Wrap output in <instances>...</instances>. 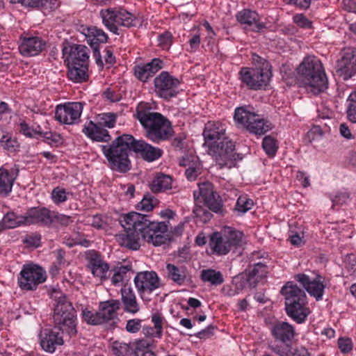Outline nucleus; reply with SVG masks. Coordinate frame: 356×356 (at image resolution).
<instances>
[{
  "instance_id": "nucleus-1",
  "label": "nucleus",
  "mask_w": 356,
  "mask_h": 356,
  "mask_svg": "<svg viewBox=\"0 0 356 356\" xmlns=\"http://www.w3.org/2000/svg\"><path fill=\"white\" fill-rule=\"evenodd\" d=\"M120 222L126 234L118 235V240L121 245L134 250L140 248V237L154 246L165 244L170 239L169 222L152 221L147 215L131 212L124 215Z\"/></svg>"
},
{
  "instance_id": "nucleus-2",
  "label": "nucleus",
  "mask_w": 356,
  "mask_h": 356,
  "mask_svg": "<svg viewBox=\"0 0 356 356\" xmlns=\"http://www.w3.org/2000/svg\"><path fill=\"white\" fill-rule=\"evenodd\" d=\"M297 80L314 95L325 92L328 80L321 61L314 56L304 58L296 68Z\"/></svg>"
},
{
  "instance_id": "nucleus-3",
  "label": "nucleus",
  "mask_w": 356,
  "mask_h": 356,
  "mask_svg": "<svg viewBox=\"0 0 356 356\" xmlns=\"http://www.w3.org/2000/svg\"><path fill=\"white\" fill-rule=\"evenodd\" d=\"M134 137L130 134L118 136L109 145H102L103 154L106 158L111 170L125 173L131 168L129 152L132 151Z\"/></svg>"
},
{
  "instance_id": "nucleus-4",
  "label": "nucleus",
  "mask_w": 356,
  "mask_h": 356,
  "mask_svg": "<svg viewBox=\"0 0 356 356\" xmlns=\"http://www.w3.org/2000/svg\"><path fill=\"white\" fill-rule=\"evenodd\" d=\"M280 293L284 298L286 314L298 323L305 322L310 314L305 291L293 282H287Z\"/></svg>"
},
{
  "instance_id": "nucleus-5",
  "label": "nucleus",
  "mask_w": 356,
  "mask_h": 356,
  "mask_svg": "<svg viewBox=\"0 0 356 356\" xmlns=\"http://www.w3.org/2000/svg\"><path fill=\"white\" fill-rule=\"evenodd\" d=\"M136 118L146 129L147 137L154 143L165 140L172 136L170 122L159 113L138 108Z\"/></svg>"
},
{
  "instance_id": "nucleus-6",
  "label": "nucleus",
  "mask_w": 356,
  "mask_h": 356,
  "mask_svg": "<svg viewBox=\"0 0 356 356\" xmlns=\"http://www.w3.org/2000/svg\"><path fill=\"white\" fill-rule=\"evenodd\" d=\"M253 61L259 65L255 67H242L238 72V79L248 89L260 90L264 88L272 76L270 63L260 56L254 54Z\"/></svg>"
},
{
  "instance_id": "nucleus-7",
  "label": "nucleus",
  "mask_w": 356,
  "mask_h": 356,
  "mask_svg": "<svg viewBox=\"0 0 356 356\" xmlns=\"http://www.w3.org/2000/svg\"><path fill=\"white\" fill-rule=\"evenodd\" d=\"M56 305L54 310V322L63 334L70 338L77 334V319L74 308L65 295L55 296Z\"/></svg>"
},
{
  "instance_id": "nucleus-8",
  "label": "nucleus",
  "mask_w": 356,
  "mask_h": 356,
  "mask_svg": "<svg viewBox=\"0 0 356 356\" xmlns=\"http://www.w3.org/2000/svg\"><path fill=\"white\" fill-rule=\"evenodd\" d=\"M99 15L105 27L117 35L121 33L119 26L131 28L139 23L134 14L121 8L102 9Z\"/></svg>"
},
{
  "instance_id": "nucleus-9",
  "label": "nucleus",
  "mask_w": 356,
  "mask_h": 356,
  "mask_svg": "<svg viewBox=\"0 0 356 356\" xmlns=\"http://www.w3.org/2000/svg\"><path fill=\"white\" fill-rule=\"evenodd\" d=\"M209 153L214 158L220 169L235 167L237 162L243 159L241 154L235 152L234 143L229 138H224L217 143L209 145Z\"/></svg>"
},
{
  "instance_id": "nucleus-10",
  "label": "nucleus",
  "mask_w": 356,
  "mask_h": 356,
  "mask_svg": "<svg viewBox=\"0 0 356 356\" xmlns=\"http://www.w3.org/2000/svg\"><path fill=\"white\" fill-rule=\"evenodd\" d=\"M243 243V232L231 227H225L221 233L215 232L210 238V246L213 252L218 255L227 254L233 248Z\"/></svg>"
},
{
  "instance_id": "nucleus-11",
  "label": "nucleus",
  "mask_w": 356,
  "mask_h": 356,
  "mask_svg": "<svg viewBox=\"0 0 356 356\" xmlns=\"http://www.w3.org/2000/svg\"><path fill=\"white\" fill-rule=\"evenodd\" d=\"M116 114L113 113L99 114L96 122L89 121L84 125L82 131L86 136L92 140L108 142L111 139V137L105 127H114L116 123Z\"/></svg>"
},
{
  "instance_id": "nucleus-12",
  "label": "nucleus",
  "mask_w": 356,
  "mask_h": 356,
  "mask_svg": "<svg viewBox=\"0 0 356 356\" xmlns=\"http://www.w3.org/2000/svg\"><path fill=\"white\" fill-rule=\"evenodd\" d=\"M234 118L238 124L255 135H263L271 129L269 122L250 111L245 106L236 108Z\"/></svg>"
},
{
  "instance_id": "nucleus-13",
  "label": "nucleus",
  "mask_w": 356,
  "mask_h": 356,
  "mask_svg": "<svg viewBox=\"0 0 356 356\" xmlns=\"http://www.w3.org/2000/svg\"><path fill=\"white\" fill-rule=\"evenodd\" d=\"M46 278V272L42 268L33 264H26L18 276V285L22 290L33 291L44 282Z\"/></svg>"
},
{
  "instance_id": "nucleus-14",
  "label": "nucleus",
  "mask_w": 356,
  "mask_h": 356,
  "mask_svg": "<svg viewBox=\"0 0 356 356\" xmlns=\"http://www.w3.org/2000/svg\"><path fill=\"white\" fill-rule=\"evenodd\" d=\"M134 281L139 296L145 300H150L149 296L161 286L160 279L154 271L139 272Z\"/></svg>"
},
{
  "instance_id": "nucleus-15",
  "label": "nucleus",
  "mask_w": 356,
  "mask_h": 356,
  "mask_svg": "<svg viewBox=\"0 0 356 356\" xmlns=\"http://www.w3.org/2000/svg\"><path fill=\"white\" fill-rule=\"evenodd\" d=\"M155 92L164 99H170L179 93L180 81L171 76L168 72H162L154 81Z\"/></svg>"
},
{
  "instance_id": "nucleus-16",
  "label": "nucleus",
  "mask_w": 356,
  "mask_h": 356,
  "mask_svg": "<svg viewBox=\"0 0 356 356\" xmlns=\"http://www.w3.org/2000/svg\"><path fill=\"white\" fill-rule=\"evenodd\" d=\"M79 31L83 34L87 42L90 44L93 50V56L97 65L102 67L103 61L99 52V45L102 43H106L108 41V35L101 29L97 26H81Z\"/></svg>"
},
{
  "instance_id": "nucleus-17",
  "label": "nucleus",
  "mask_w": 356,
  "mask_h": 356,
  "mask_svg": "<svg viewBox=\"0 0 356 356\" xmlns=\"http://www.w3.org/2000/svg\"><path fill=\"white\" fill-rule=\"evenodd\" d=\"M198 186L199 191L193 193L195 200L201 197L209 210L215 213H220L222 204L220 197L214 191L213 184L209 181H205Z\"/></svg>"
},
{
  "instance_id": "nucleus-18",
  "label": "nucleus",
  "mask_w": 356,
  "mask_h": 356,
  "mask_svg": "<svg viewBox=\"0 0 356 356\" xmlns=\"http://www.w3.org/2000/svg\"><path fill=\"white\" fill-rule=\"evenodd\" d=\"M271 333L275 339V343L269 345L270 350L277 346L284 348L288 346L291 347V342L295 337V329L287 322H278L271 328Z\"/></svg>"
},
{
  "instance_id": "nucleus-19",
  "label": "nucleus",
  "mask_w": 356,
  "mask_h": 356,
  "mask_svg": "<svg viewBox=\"0 0 356 356\" xmlns=\"http://www.w3.org/2000/svg\"><path fill=\"white\" fill-rule=\"evenodd\" d=\"M83 111L81 102H68L58 105L56 108L55 118L61 123L73 124L79 121Z\"/></svg>"
},
{
  "instance_id": "nucleus-20",
  "label": "nucleus",
  "mask_w": 356,
  "mask_h": 356,
  "mask_svg": "<svg viewBox=\"0 0 356 356\" xmlns=\"http://www.w3.org/2000/svg\"><path fill=\"white\" fill-rule=\"evenodd\" d=\"M337 72L344 80L356 74V49L346 48L337 62Z\"/></svg>"
},
{
  "instance_id": "nucleus-21",
  "label": "nucleus",
  "mask_w": 356,
  "mask_h": 356,
  "mask_svg": "<svg viewBox=\"0 0 356 356\" xmlns=\"http://www.w3.org/2000/svg\"><path fill=\"white\" fill-rule=\"evenodd\" d=\"M88 267L92 275L100 281H105L110 275V267L101 254L95 250H90L87 254Z\"/></svg>"
},
{
  "instance_id": "nucleus-22",
  "label": "nucleus",
  "mask_w": 356,
  "mask_h": 356,
  "mask_svg": "<svg viewBox=\"0 0 356 356\" xmlns=\"http://www.w3.org/2000/svg\"><path fill=\"white\" fill-rule=\"evenodd\" d=\"M63 56L67 64L88 63L89 49L83 44H66L62 49Z\"/></svg>"
},
{
  "instance_id": "nucleus-23",
  "label": "nucleus",
  "mask_w": 356,
  "mask_h": 356,
  "mask_svg": "<svg viewBox=\"0 0 356 356\" xmlns=\"http://www.w3.org/2000/svg\"><path fill=\"white\" fill-rule=\"evenodd\" d=\"M295 277L316 300L322 299L325 286L323 283V277L321 275H318L316 278L311 279L305 274H298Z\"/></svg>"
},
{
  "instance_id": "nucleus-24",
  "label": "nucleus",
  "mask_w": 356,
  "mask_h": 356,
  "mask_svg": "<svg viewBox=\"0 0 356 356\" xmlns=\"http://www.w3.org/2000/svg\"><path fill=\"white\" fill-rule=\"evenodd\" d=\"M225 124L220 122L209 121L204 126L203 136L208 146L222 140L226 136Z\"/></svg>"
},
{
  "instance_id": "nucleus-25",
  "label": "nucleus",
  "mask_w": 356,
  "mask_h": 356,
  "mask_svg": "<svg viewBox=\"0 0 356 356\" xmlns=\"http://www.w3.org/2000/svg\"><path fill=\"white\" fill-rule=\"evenodd\" d=\"M52 211L45 207H33L28 210L24 216L25 225L41 224L50 227L51 225Z\"/></svg>"
},
{
  "instance_id": "nucleus-26",
  "label": "nucleus",
  "mask_w": 356,
  "mask_h": 356,
  "mask_svg": "<svg viewBox=\"0 0 356 356\" xmlns=\"http://www.w3.org/2000/svg\"><path fill=\"white\" fill-rule=\"evenodd\" d=\"M63 337L60 336L58 332L44 329L41 331L40 334V343L44 351L53 353L56 347L63 344Z\"/></svg>"
},
{
  "instance_id": "nucleus-27",
  "label": "nucleus",
  "mask_w": 356,
  "mask_h": 356,
  "mask_svg": "<svg viewBox=\"0 0 356 356\" xmlns=\"http://www.w3.org/2000/svg\"><path fill=\"white\" fill-rule=\"evenodd\" d=\"M132 151L139 154L145 161H154L159 159L163 154V150L159 147H153L142 140L134 138Z\"/></svg>"
},
{
  "instance_id": "nucleus-28",
  "label": "nucleus",
  "mask_w": 356,
  "mask_h": 356,
  "mask_svg": "<svg viewBox=\"0 0 356 356\" xmlns=\"http://www.w3.org/2000/svg\"><path fill=\"white\" fill-rule=\"evenodd\" d=\"M46 43L39 37L24 38L19 46V51L23 56H33L42 52Z\"/></svg>"
},
{
  "instance_id": "nucleus-29",
  "label": "nucleus",
  "mask_w": 356,
  "mask_h": 356,
  "mask_svg": "<svg viewBox=\"0 0 356 356\" xmlns=\"http://www.w3.org/2000/svg\"><path fill=\"white\" fill-rule=\"evenodd\" d=\"M163 65V63L161 60L154 58L147 64L136 66L134 67V74L138 79L145 82L149 78L162 69Z\"/></svg>"
},
{
  "instance_id": "nucleus-30",
  "label": "nucleus",
  "mask_w": 356,
  "mask_h": 356,
  "mask_svg": "<svg viewBox=\"0 0 356 356\" xmlns=\"http://www.w3.org/2000/svg\"><path fill=\"white\" fill-rule=\"evenodd\" d=\"M121 300L124 306V310L131 314H136L140 310L139 304L133 289L130 286L124 285L120 290Z\"/></svg>"
},
{
  "instance_id": "nucleus-31",
  "label": "nucleus",
  "mask_w": 356,
  "mask_h": 356,
  "mask_svg": "<svg viewBox=\"0 0 356 356\" xmlns=\"http://www.w3.org/2000/svg\"><path fill=\"white\" fill-rule=\"evenodd\" d=\"M236 19L241 24L252 26V30L259 31L265 27L263 23H260L259 17L257 12L244 9L238 12L236 15Z\"/></svg>"
},
{
  "instance_id": "nucleus-32",
  "label": "nucleus",
  "mask_w": 356,
  "mask_h": 356,
  "mask_svg": "<svg viewBox=\"0 0 356 356\" xmlns=\"http://www.w3.org/2000/svg\"><path fill=\"white\" fill-rule=\"evenodd\" d=\"M120 302L118 300H109L102 302L99 306V314L102 323H106L117 316V312L120 309Z\"/></svg>"
},
{
  "instance_id": "nucleus-33",
  "label": "nucleus",
  "mask_w": 356,
  "mask_h": 356,
  "mask_svg": "<svg viewBox=\"0 0 356 356\" xmlns=\"http://www.w3.org/2000/svg\"><path fill=\"white\" fill-rule=\"evenodd\" d=\"M247 281L249 284L254 287L268 273L267 266L262 263L258 262L252 266H250L245 270Z\"/></svg>"
},
{
  "instance_id": "nucleus-34",
  "label": "nucleus",
  "mask_w": 356,
  "mask_h": 356,
  "mask_svg": "<svg viewBox=\"0 0 356 356\" xmlns=\"http://www.w3.org/2000/svg\"><path fill=\"white\" fill-rule=\"evenodd\" d=\"M166 271L168 277L178 285H182L191 278L188 270L185 266L167 264Z\"/></svg>"
},
{
  "instance_id": "nucleus-35",
  "label": "nucleus",
  "mask_w": 356,
  "mask_h": 356,
  "mask_svg": "<svg viewBox=\"0 0 356 356\" xmlns=\"http://www.w3.org/2000/svg\"><path fill=\"white\" fill-rule=\"evenodd\" d=\"M67 76L70 80L75 83H82L88 79V63L67 64Z\"/></svg>"
},
{
  "instance_id": "nucleus-36",
  "label": "nucleus",
  "mask_w": 356,
  "mask_h": 356,
  "mask_svg": "<svg viewBox=\"0 0 356 356\" xmlns=\"http://www.w3.org/2000/svg\"><path fill=\"white\" fill-rule=\"evenodd\" d=\"M12 3H21L23 6L51 11L59 6L58 0H9Z\"/></svg>"
},
{
  "instance_id": "nucleus-37",
  "label": "nucleus",
  "mask_w": 356,
  "mask_h": 356,
  "mask_svg": "<svg viewBox=\"0 0 356 356\" xmlns=\"http://www.w3.org/2000/svg\"><path fill=\"white\" fill-rule=\"evenodd\" d=\"M17 172L18 170L14 175L3 168H0V195L1 196L6 197L11 193Z\"/></svg>"
},
{
  "instance_id": "nucleus-38",
  "label": "nucleus",
  "mask_w": 356,
  "mask_h": 356,
  "mask_svg": "<svg viewBox=\"0 0 356 356\" xmlns=\"http://www.w3.org/2000/svg\"><path fill=\"white\" fill-rule=\"evenodd\" d=\"M171 188V177L162 173L157 174L150 184V189L154 193L163 192Z\"/></svg>"
},
{
  "instance_id": "nucleus-39",
  "label": "nucleus",
  "mask_w": 356,
  "mask_h": 356,
  "mask_svg": "<svg viewBox=\"0 0 356 356\" xmlns=\"http://www.w3.org/2000/svg\"><path fill=\"white\" fill-rule=\"evenodd\" d=\"M112 271L113 274L111 277V282L116 286L130 279L129 274L132 272V267L131 265L115 266Z\"/></svg>"
},
{
  "instance_id": "nucleus-40",
  "label": "nucleus",
  "mask_w": 356,
  "mask_h": 356,
  "mask_svg": "<svg viewBox=\"0 0 356 356\" xmlns=\"http://www.w3.org/2000/svg\"><path fill=\"white\" fill-rule=\"evenodd\" d=\"M273 352L279 356H312L309 350L304 346H299L292 350L290 346L280 348L277 346L273 348Z\"/></svg>"
},
{
  "instance_id": "nucleus-41",
  "label": "nucleus",
  "mask_w": 356,
  "mask_h": 356,
  "mask_svg": "<svg viewBox=\"0 0 356 356\" xmlns=\"http://www.w3.org/2000/svg\"><path fill=\"white\" fill-rule=\"evenodd\" d=\"M201 279L204 282H209L212 285H220L224 282L222 273L213 269H206L201 272Z\"/></svg>"
},
{
  "instance_id": "nucleus-42",
  "label": "nucleus",
  "mask_w": 356,
  "mask_h": 356,
  "mask_svg": "<svg viewBox=\"0 0 356 356\" xmlns=\"http://www.w3.org/2000/svg\"><path fill=\"white\" fill-rule=\"evenodd\" d=\"M24 218V216H17L13 212H8L3 218L2 225L5 228L8 229L16 227L22 224L25 225Z\"/></svg>"
},
{
  "instance_id": "nucleus-43",
  "label": "nucleus",
  "mask_w": 356,
  "mask_h": 356,
  "mask_svg": "<svg viewBox=\"0 0 356 356\" xmlns=\"http://www.w3.org/2000/svg\"><path fill=\"white\" fill-rule=\"evenodd\" d=\"M113 351L115 356H133L131 343H126L115 341L113 343Z\"/></svg>"
},
{
  "instance_id": "nucleus-44",
  "label": "nucleus",
  "mask_w": 356,
  "mask_h": 356,
  "mask_svg": "<svg viewBox=\"0 0 356 356\" xmlns=\"http://www.w3.org/2000/svg\"><path fill=\"white\" fill-rule=\"evenodd\" d=\"M82 316H83V320L88 324L92 325L102 324L98 311L94 312V311L89 310L87 308H86V309H83V311H82Z\"/></svg>"
},
{
  "instance_id": "nucleus-45",
  "label": "nucleus",
  "mask_w": 356,
  "mask_h": 356,
  "mask_svg": "<svg viewBox=\"0 0 356 356\" xmlns=\"http://www.w3.org/2000/svg\"><path fill=\"white\" fill-rule=\"evenodd\" d=\"M253 206V201L246 195L240 196L236 202L235 210L241 213H245Z\"/></svg>"
},
{
  "instance_id": "nucleus-46",
  "label": "nucleus",
  "mask_w": 356,
  "mask_h": 356,
  "mask_svg": "<svg viewBox=\"0 0 356 356\" xmlns=\"http://www.w3.org/2000/svg\"><path fill=\"white\" fill-rule=\"evenodd\" d=\"M157 200L154 199L150 194L147 193L143 196L142 200L137 204L139 210L149 211L155 207Z\"/></svg>"
},
{
  "instance_id": "nucleus-47",
  "label": "nucleus",
  "mask_w": 356,
  "mask_h": 356,
  "mask_svg": "<svg viewBox=\"0 0 356 356\" xmlns=\"http://www.w3.org/2000/svg\"><path fill=\"white\" fill-rule=\"evenodd\" d=\"M194 216L201 222L206 223L212 218L213 215L207 209L202 206L195 205L193 210Z\"/></svg>"
},
{
  "instance_id": "nucleus-48",
  "label": "nucleus",
  "mask_w": 356,
  "mask_h": 356,
  "mask_svg": "<svg viewBox=\"0 0 356 356\" xmlns=\"http://www.w3.org/2000/svg\"><path fill=\"white\" fill-rule=\"evenodd\" d=\"M262 147L266 153L269 156H274L277 152V147L275 140L269 136L264 137L262 142Z\"/></svg>"
},
{
  "instance_id": "nucleus-49",
  "label": "nucleus",
  "mask_w": 356,
  "mask_h": 356,
  "mask_svg": "<svg viewBox=\"0 0 356 356\" xmlns=\"http://www.w3.org/2000/svg\"><path fill=\"white\" fill-rule=\"evenodd\" d=\"M348 117L350 121L356 123V92H352L348 99Z\"/></svg>"
},
{
  "instance_id": "nucleus-50",
  "label": "nucleus",
  "mask_w": 356,
  "mask_h": 356,
  "mask_svg": "<svg viewBox=\"0 0 356 356\" xmlns=\"http://www.w3.org/2000/svg\"><path fill=\"white\" fill-rule=\"evenodd\" d=\"M54 222H58L61 226L67 227L73 222V220L72 216L52 211L51 224Z\"/></svg>"
},
{
  "instance_id": "nucleus-51",
  "label": "nucleus",
  "mask_w": 356,
  "mask_h": 356,
  "mask_svg": "<svg viewBox=\"0 0 356 356\" xmlns=\"http://www.w3.org/2000/svg\"><path fill=\"white\" fill-rule=\"evenodd\" d=\"M67 194L65 189L56 187L51 192V199L55 204H59L67 200Z\"/></svg>"
},
{
  "instance_id": "nucleus-52",
  "label": "nucleus",
  "mask_w": 356,
  "mask_h": 356,
  "mask_svg": "<svg viewBox=\"0 0 356 356\" xmlns=\"http://www.w3.org/2000/svg\"><path fill=\"white\" fill-rule=\"evenodd\" d=\"M149 343L144 339H139L131 343L133 356L138 355V352H144L149 350Z\"/></svg>"
},
{
  "instance_id": "nucleus-53",
  "label": "nucleus",
  "mask_w": 356,
  "mask_h": 356,
  "mask_svg": "<svg viewBox=\"0 0 356 356\" xmlns=\"http://www.w3.org/2000/svg\"><path fill=\"white\" fill-rule=\"evenodd\" d=\"M41 136L44 137V141L50 145L58 146V144L61 143L62 138L60 136L56 133L51 131H46L42 132Z\"/></svg>"
},
{
  "instance_id": "nucleus-54",
  "label": "nucleus",
  "mask_w": 356,
  "mask_h": 356,
  "mask_svg": "<svg viewBox=\"0 0 356 356\" xmlns=\"http://www.w3.org/2000/svg\"><path fill=\"white\" fill-rule=\"evenodd\" d=\"M152 322L154 323V329L157 330V336L161 337L163 334V317L159 312H155L152 315Z\"/></svg>"
},
{
  "instance_id": "nucleus-55",
  "label": "nucleus",
  "mask_w": 356,
  "mask_h": 356,
  "mask_svg": "<svg viewBox=\"0 0 356 356\" xmlns=\"http://www.w3.org/2000/svg\"><path fill=\"white\" fill-rule=\"evenodd\" d=\"M142 320L138 318H133L127 321L126 325V330L129 333H136L138 332L141 327Z\"/></svg>"
},
{
  "instance_id": "nucleus-56",
  "label": "nucleus",
  "mask_w": 356,
  "mask_h": 356,
  "mask_svg": "<svg viewBox=\"0 0 356 356\" xmlns=\"http://www.w3.org/2000/svg\"><path fill=\"white\" fill-rule=\"evenodd\" d=\"M19 127H20V129H19L20 133H22V134H24V136H26L27 137L32 138V137H34V136L35 134L42 135V131H41L40 130H35V129L31 128L24 122H21L19 124Z\"/></svg>"
},
{
  "instance_id": "nucleus-57",
  "label": "nucleus",
  "mask_w": 356,
  "mask_h": 356,
  "mask_svg": "<svg viewBox=\"0 0 356 356\" xmlns=\"http://www.w3.org/2000/svg\"><path fill=\"white\" fill-rule=\"evenodd\" d=\"M172 44V35L165 32L159 36V44L163 49H168Z\"/></svg>"
},
{
  "instance_id": "nucleus-58",
  "label": "nucleus",
  "mask_w": 356,
  "mask_h": 356,
  "mask_svg": "<svg viewBox=\"0 0 356 356\" xmlns=\"http://www.w3.org/2000/svg\"><path fill=\"white\" fill-rule=\"evenodd\" d=\"M333 207L336 205H342L349 200V194L347 192H339L331 198Z\"/></svg>"
},
{
  "instance_id": "nucleus-59",
  "label": "nucleus",
  "mask_w": 356,
  "mask_h": 356,
  "mask_svg": "<svg viewBox=\"0 0 356 356\" xmlns=\"http://www.w3.org/2000/svg\"><path fill=\"white\" fill-rule=\"evenodd\" d=\"M294 22L302 28H310L312 22L302 14H298L293 17Z\"/></svg>"
},
{
  "instance_id": "nucleus-60",
  "label": "nucleus",
  "mask_w": 356,
  "mask_h": 356,
  "mask_svg": "<svg viewBox=\"0 0 356 356\" xmlns=\"http://www.w3.org/2000/svg\"><path fill=\"white\" fill-rule=\"evenodd\" d=\"M338 346L343 353H349L353 348V343L350 339L340 338L338 341Z\"/></svg>"
},
{
  "instance_id": "nucleus-61",
  "label": "nucleus",
  "mask_w": 356,
  "mask_h": 356,
  "mask_svg": "<svg viewBox=\"0 0 356 356\" xmlns=\"http://www.w3.org/2000/svg\"><path fill=\"white\" fill-rule=\"evenodd\" d=\"M104 97L111 102H119L121 99V95L118 92L107 88L103 93Z\"/></svg>"
},
{
  "instance_id": "nucleus-62",
  "label": "nucleus",
  "mask_w": 356,
  "mask_h": 356,
  "mask_svg": "<svg viewBox=\"0 0 356 356\" xmlns=\"http://www.w3.org/2000/svg\"><path fill=\"white\" fill-rule=\"evenodd\" d=\"M322 136V131L318 126L314 127L309 131L307 133V137L310 142L312 140H317Z\"/></svg>"
},
{
  "instance_id": "nucleus-63",
  "label": "nucleus",
  "mask_w": 356,
  "mask_h": 356,
  "mask_svg": "<svg viewBox=\"0 0 356 356\" xmlns=\"http://www.w3.org/2000/svg\"><path fill=\"white\" fill-rule=\"evenodd\" d=\"M177 258L179 262H184L190 259L188 248L184 247L177 251Z\"/></svg>"
},
{
  "instance_id": "nucleus-64",
  "label": "nucleus",
  "mask_w": 356,
  "mask_h": 356,
  "mask_svg": "<svg viewBox=\"0 0 356 356\" xmlns=\"http://www.w3.org/2000/svg\"><path fill=\"white\" fill-rule=\"evenodd\" d=\"M214 327L212 325L208 326L206 329L202 330L201 331L196 333L195 335L199 339L209 338L213 335Z\"/></svg>"
}]
</instances>
